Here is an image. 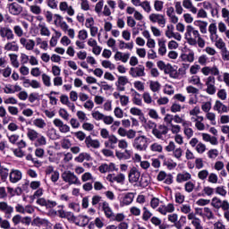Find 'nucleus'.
Masks as SVG:
<instances>
[{"label": "nucleus", "mask_w": 229, "mask_h": 229, "mask_svg": "<svg viewBox=\"0 0 229 229\" xmlns=\"http://www.w3.org/2000/svg\"><path fill=\"white\" fill-rule=\"evenodd\" d=\"M71 146H72L71 140L64 138L61 140V147L63 149H70Z\"/></svg>", "instance_id": "nucleus-63"}, {"label": "nucleus", "mask_w": 229, "mask_h": 229, "mask_svg": "<svg viewBox=\"0 0 229 229\" xmlns=\"http://www.w3.org/2000/svg\"><path fill=\"white\" fill-rule=\"evenodd\" d=\"M198 22H199V30L200 33H202L203 35H206L207 27L208 26V22L203 21H199Z\"/></svg>", "instance_id": "nucleus-58"}, {"label": "nucleus", "mask_w": 229, "mask_h": 229, "mask_svg": "<svg viewBox=\"0 0 229 229\" xmlns=\"http://www.w3.org/2000/svg\"><path fill=\"white\" fill-rule=\"evenodd\" d=\"M7 8H8L9 13L14 16L21 15L23 11V8L21 7V5L15 2L9 4L7 5Z\"/></svg>", "instance_id": "nucleus-16"}, {"label": "nucleus", "mask_w": 229, "mask_h": 229, "mask_svg": "<svg viewBox=\"0 0 229 229\" xmlns=\"http://www.w3.org/2000/svg\"><path fill=\"white\" fill-rule=\"evenodd\" d=\"M133 156V152L131 150L125 149L123 152L115 150V157L118 160H130Z\"/></svg>", "instance_id": "nucleus-25"}, {"label": "nucleus", "mask_w": 229, "mask_h": 229, "mask_svg": "<svg viewBox=\"0 0 229 229\" xmlns=\"http://www.w3.org/2000/svg\"><path fill=\"white\" fill-rule=\"evenodd\" d=\"M129 74L131 76V78H144V76H146V67H144L142 64L131 67L129 70Z\"/></svg>", "instance_id": "nucleus-8"}, {"label": "nucleus", "mask_w": 229, "mask_h": 229, "mask_svg": "<svg viewBox=\"0 0 229 229\" xmlns=\"http://www.w3.org/2000/svg\"><path fill=\"white\" fill-rule=\"evenodd\" d=\"M4 48L5 51H13L14 53H17V51H19V44L17 43V41H10L4 45Z\"/></svg>", "instance_id": "nucleus-36"}, {"label": "nucleus", "mask_w": 229, "mask_h": 229, "mask_svg": "<svg viewBox=\"0 0 229 229\" xmlns=\"http://www.w3.org/2000/svg\"><path fill=\"white\" fill-rule=\"evenodd\" d=\"M210 160H216V157H219V150L217 148H211L207 153Z\"/></svg>", "instance_id": "nucleus-51"}, {"label": "nucleus", "mask_w": 229, "mask_h": 229, "mask_svg": "<svg viewBox=\"0 0 229 229\" xmlns=\"http://www.w3.org/2000/svg\"><path fill=\"white\" fill-rule=\"evenodd\" d=\"M128 83H129L128 77H126V76H119L115 85L117 87V89L120 92H124V90H125L124 86L128 85Z\"/></svg>", "instance_id": "nucleus-29"}, {"label": "nucleus", "mask_w": 229, "mask_h": 229, "mask_svg": "<svg viewBox=\"0 0 229 229\" xmlns=\"http://www.w3.org/2000/svg\"><path fill=\"white\" fill-rule=\"evenodd\" d=\"M55 17L54 24L59 26L63 31H67V30H69V25L64 21V17L60 14H55Z\"/></svg>", "instance_id": "nucleus-22"}, {"label": "nucleus", "mask_w": 229, "mask_h": 229, "mask_svg": "<svg viewBox=\"0 0 229 229\" xmlns=\"http://www.w3.org/2000/svg\"><path fill=\"white\" fill-rule=\"evenodd\" d=\"M165 149L167 153L173 152V157L174 158H176V160H182V157H183V149H182V148H176L174 141H169L168 145L165 147Z\"/></svg>", "instance_id": "nucleus-5"}, {"label": "nucleus", "mask_w": 229, "mask_h": 229, "mask_svg": "<svg viewBox=\"0 0 229 229\" xmlns=\"http://www.w3.org/2000/svg\"><path fill=\"white\" fill-rule=\"evenodd\" d=\"M205 85L207 87L206 92L209 96H214V94H216V92H217V88L216 87V77L208 76L206 79Z\"/></svg>", "instance_id": "nucleus-6"}, {"label": "nucleus", "mask_w": 229, "mask_h": 229, "mask_svg": "<svg viewBox=\"0 0 229 229\" xmlns=\"http://www.w3.org/2000/svg\"><path fill=\"white\" fill-rule=\"evenodd\" d=\"M184 38L185 40H187L190 46H196L198 44L199 47H200L201 49L205 47V39L201 38V34H199V30H198L192 25H188L186 27Z\"/></svg>", "instance_id": "nucleus-1"}, {"label": "nucleus", "mask_w": 229, "mask_h": 229, "mask_svg": "<svg viewBox=\"0 0 229 229\" xmlns=\"http://www.w3.org/2000/svg\"><path fill=\"white\" fill-rule=\"evenodd\" d=\"M208 170L204 169V170H200L198 173V178L199 180H201L202 182H205V180H207V178L208 177Z\"/></svg>", "instance_id": "nucleus-61"}, {"label": "nucleus", "mask_w": 229, "mask_h": 229, "mask_svg": "<svg viewBox=\"0 0 229 229\" xmlns=\"http://www.w3.org/2000/svg\"><path fill=\"white\" fill-rule=\"evenodd\" d=\"M84 142L86 148L89 149H90V148H92V149H99V148H101V142H99V140H93L91 136H87Z\"/></svg>", "instance_id": "nucleus-17"}, {"label": "nucleus", "mask_w": 229, "mask_h": 229, "mask_svg": "<svg viewBox=\"0 0 229 229\" xmlns=\"http://www.w3.org/2000/svg\"><path fill=\"white\" fill-rule=\"evenodd\" d=\"M181 59L182 62H189L190 64H192V62H194V52L181 55Z\"/></svg>", "instance_id": "nucleus-44"}, {"label": "nucleus", "mask_w": 229, "mask_h": 229, "mask_svg": "<svg viewBox=\"0 0 229 229\" xmlns=\"http://www.w3.org/2000/svg\"><path fill=\"white\" fill-rule=\"evenodd\" d=\"M174 210H175V208H174V204L173 203H168L167 205H161L157 208V212H159V214H161L162 216H167V214H173Z\"/></svg>", "instance_id": "nucleus-18"}, {"label": "nucleus", "mask_w": 229, "mask_h": 229, "mask_svg": "<svg viewBox=\"0 0 229 229\" xmlns=\"http://www.w3.org/2000/svg\"><path fill=\"white\" fill-rule=\"evenodd\" d=\"M20 44L26 49V51H33L35 49V40L33 39L21 38Z\"/></svg>", "instance_id": "nucleus-19"}, {"label": "nucleus", "mask_w": 229, "mask_h": 229, "mask_svg": "<svg viewBox=\"0 0 229 229\" xmlns=\"http://www.w3.org/2000/svg\"><path fill=\"white\" fill-rule=\"evenodd\" d=\"M14 35L19 38H24V30L20 25H14L13 28Z\"/></svg>", "instance_id": "nucleus-43"}, {"label": "nucleus", "mask_w": 229, "mask_h": 229, "mask_svg": "<svg viewBox=\"0 0 229 229\" xmlns=\"http://www.w3.org/2000/svg\"><path fill=\"white\" fill-rule=\"evenodd\" d=\"M61 178L63 181L65 182V183H68V185H81V182L80 181V178H78L74 174V172L64 171L61 174Z\"/></svg>", "instance_id": "nucleus-4"}, {"label": "nucleus", "mask_w": 229, "mask_h": 229, "mask_svg": "<svg viewBox=\"0 0 229 229\" xmlns=\"http://www.w3.org/2000/svg\"><path fill=\"white\" fill-rule=\"evenodd\" d=\"M165 35L167 38H173V35H174V25H167V29L165 32Z\"/></svg>", "instance_id": "nucleus-55"}, {"label": "nucleus", "mask_w": 229, "mask_h": 229, "mask_svg": "<svg viewBox=\"0 0 229 229\" xmlns=\"http://www.w3.org/2000/svg\"><path fill=\"white\" fill-rule=\"evenodd\" d=\"M53 124L58 128L60 133H69V131H71V126L64 123L60 118H55L53 121Z\"/></svg>", "instance_id": "nucleus-14"}, {"label": "nucleus", "mask_w": 229, "mask_h": 229, "mask_svg": "<svg viewBox=\"0 0 229 229\" xmlns=\"http://www.w3.org/2000/svg\"><path fill=\"white\" fill-rule=\"evenodd\" d=\"M220 53H221L222 60H224V62H229L228 48L225 47L224 49L220 50Z\"/></svg>", "instance_id": "nucleus-62"}, {"label": "nucleus", "mask_w": 229, "mask_h": 229, "mask_svg": "<svg viewBox=\"0 0 229 229\" xmlns=\"http://www.w3.org/2000/svg\"><path fill=\"white\" fill-rule=\"evenodd\" d=\"M34 142L36 148H38L40 146H46L47 144V139L46 138V136L39 133Z\"/></svg>", "instance_id": "nucleus-39"}, {"label": "nucleus", "mask_w": 229, "mask_h": 229, "mask_svg": "<svg viewBox=\"0 0 229 229\" xmlns=\"http://www.w3.org/2000/svg\"><path fill=\"white\" fill-rule=\"evenodd\" d=\"M163 92H164V94H166V96H174V87H173L172 85L166 84V85H165Z\"/></svg>", "instance_id": "nucleus-56"}, {"label": "nucleus", "mask_w": 229, "mask_h": 229, "mask_svg": "<svg viewBox=\"0 0 229 229\" xmlns=\"http://www.w3.org/2000/svg\"><path fill=\"white\" fill-rule=\"evenodd\" d=\"M167 133H169V128L165 124L157 125L152 130V135H154L156 139H158V140H165Z\"/></svg>", "instance_id": "nucleus-3"}, {"label": "nucleus", "mask_w": 229, "mask_h": 229, "mask_svg": "<svg viewBox=\"0 0 229 229\" xmlns=\"http://www.w3.org/2000/svg\"><path fill=\"white\" fill-rule=\"evenodd\" d=\"M140 179V172L137 168L131 169L129 173V182L130 183H137Z\"/></svg>", "instance_id": "nucleus-31"}, {"label": "nucleus", "mask_w": 229, "mask_h": 229, "mask_svg": "<svg viewBox=\"0 0 229 229\" xmlns=\"http://www.w3.org/2000/svg\"><path fill=\"white\" fill-rule=\"evenodd\" d=\"M132 148L137 151H146L148 149V137L139 135L132 140Z\"/></svg>", "instance_id": "nucleus-2"}, {"label": "nucleus", "mask_w": 229, "mask_h": 229, "mask_svg": "<svg viewBox=\"0 0 229 229\" xmlns=\"http://www.w3.org/2000/svg\"><path fill=\"white\" fill-rule=\"evenodd\" d=\"M33 126L36 128H38L39 130H44L46 126H47V123H46V121L42 118H36L33 120Z\"/></svg>", "instance_id": "nucleus-40"}, {"label": "nucleus", "mask_w": 229, "mask_h": 229, "mask_svg": "<svg viewBox=\"0 0 229 229\" xmlns=\"http://www.w3.org/2000/svg\"><path fill=\"white\" fill-rule=\"evenodd\" d=\"M8 176H10V170L6 167L0 169V178L2 182H6L8 180Z\"/></svg>", "instance_id": "nucleus-48"}, {"label": "nucleus", "mask_w": 229, "mask_h": 229, "mask_svg": "<svg viewBox=\"0 0 229 229\" xmlns=\"http://www.w3.org/2000/svg\"><path fill=\"white\" fill-rule=\"evenodd\" d=\"M40 35L42 37H51V30H49V28L46 25V23H39L38 24Z\"/></svg>", "instance_id": "nucleus-38"}, {"label": "nucleus", "mask_w": 229, "mask_h": 229, "mask_svg": "<svg viewBox=\"0 0 229 229\" xmlns=\"http://www.w3.org/2000/svg\"><path fill=\"white\" fill-rule=\"evenodd\" d=\"M202 140H204V142H209L212 146H217L219 144L216 136H211L208 133H202Z\"/></svg>", "instance_id": "nucleus-33"}, {"label": "nucleus", "mask_w": 229, "mask_h": 229, "mask_svg": "<svg viewBox=\"0 0 229 229\" xmlns=\"http://www.w3.org/2000/svg\"><path fill=\"white\" fill-rule=\"evenodd\" d=\"M157 65L158 69H160V71H164L165 73L171 67V64H166L164 61H157Z\"/></svg>", "instance_id": "nucleus-59"}, {"label": "nucleus", "mask_w": 229, "mask_h": 229, "mask_svg": "<svg viewBox=\"0 0 229 229\" xmlns=\"http://www.w3.org/2000/svg\"><path fill=\"white\" fill-rule=\"evenodd\" d=\"M148 19H149L150 22H153V24L157 23L159 26H162V28H164V26H165V16L164 14L151 13L148 16Z\"/></svg>", "instance_id": "nucleus-10"}, {"label": "nucleus", "mask_w": 229, "mask_h": 229, "mask_svg": "<svg viewBox=\"0 0 229 229\" xmlns=\"http://www.w3.org/2000/svg\"><path fill=\"white\" fill-rule=\"evenodd\" d=\"M47 135L51 139V140H58V139H60V134H58L55 128L48 130Z\"/></svg>", "instance_id": "nucleus-46"}, {"label": "nucleus", "mask_w": 229, "mask_h": 229, "mask_svg": "<svg viewBox=\"0 0 229 229\" xmlns=\"http://www.w3.org/2000/svg\"><path fill=\"white\" fill-rule=\"evenodd\" d=\"M213 110L217 112V114H226L228 112V106L223 104L221 100H216Z\"/></svg>", "instance_id": "nucleus-27"}, {"label": "nucleus", "mask_w": 229, "mask_h": 229, "mask_svg": "<svg viewBox=\"0 0 229 229\" xmlns=\"http://www.w3.org/2000/svg\"><path fill=\"white\" fill-rule=\"evenodd\" d=\"M169 130H170L171 133H173V135H179L180 131H182V126H180L179 124L172 123L169 126Z\"/></svg>", "instance_id": "nucleus-49"}, {"label": "nucleus", "mask_w": 229, "mask_h": 229, "mask_svg": "<svg viewBox=\"0 0 229 229\" xmlns=\"http://www.w3.org/2000/svg\"><path fill=\"white\" fill-rule=\"evenodd\" d=\"M119 48L120 49H130V51H131V49H133V41L125 43L124 41L121 40L119 43Z\"/></svg>", "instance_id": "nucleus-53"}, {"label": "nucleus", "mask_w": 229, "mask_h": 229, "mask_svg": "<svg viewBox=\"0 0 229 229\" xmlns=\"http://www.w3.org/2000/svg\"><path fill=\"white\" fill-rule=\"evenodd\" d=\"M188 82L191 85H196L197 87H199V85H201V79L198 75H192L188 79Z\"/></svg>", "instance_id": "nucleus-47"}, {"label": "nucleus", "mask_w": 229, "mask_h": 229, "mask_svg": "<svg viewBox=\"0 0 229 229\" xmlns=\"http://www.w3.org/2000/svg\"><path fill=\"white\" fill-rule=\"evenodd\" d=\"M119 142V139H117V136L112 134L110 137L104 142L105 148H107L108 149H115L117 148V144Z\"/></svg>", "instance_id": "nucleus-20"}, {"label": "nucleus", "mask_w": 229, "mask_h": 229, "mask_svg": "<svg viewBox=\"0 0 229 229\" xmlns=\"http://www.w3.org/2000/svg\"><path fill=\"white\" fill-rule=\"evenodd\" d=\"M9 56H10V60H11V64H12L13 67H14L15 69H19V66L21 65V64L19 63V60L17 59V55L11 54V55H9Z\"/></svg>", "instance_id": "nucleus-52"}, {"label": "nucleus", "mask_w": 229, "mask_h": 229, "mask_svg": "<svg viewBox=\"0 0 229 229\" xmlns=\"http://www.w3.org/2000/svg\"><path fill=\"white\" fill-rule=\"evenodd\" d=\"M211 207H213V208H216V210H219L220 208L222 210H228L229 202L226 199L222 200L218 197H214L211 199Z\"/></svg>", "instance_id": "nucleus-7"}, {"label": "nucleus", "mask_w": 229, "mask_h": 229, "mask_svg": "<svg viewBox=\"0 0 229 229\" xmlns=\"http://www.w3.org/2000/svg\"><path fill=\"white\" fill-rule=\"evenodd\" d=\"M131 92L133 105H137V106H142V97L140 94L134 89H131Z\"/></svg>", "instance_id": "nucleus-32"}, {"label": "nucleus", "mask_w": 229, "mask_h": 229, "mask_svg": "<svg viewBox=\"0 0 229 229\" xmlns=\"http://www.w3.org/2000/svg\"><path fill=\"white\" fill-rule=\"evenodd\" d=\"M38 131H37L35 129L28 128L27 129V137L29 140H31V142H35L36 139H38Z\"/></svg>", "instance_id": "nucleus-37"}, {"label": "nucleus", "mask_w": 229, "mask_h": 229, "mask_svg": "<svg viewBox=\"0 0 229 229\" xmlns=\"http://www.w3.org/2000/svg\"><path fill=\"white\" fill-rule=\"evenodd\" d=\"M22 180V172L19 169H11L9 173V182L11 183H19Z\"/></svg>", "instance_id": "nucleus-13"}, {"label": "nucleus", "mask_w": 229, "mask_h": 229, "mask_svg": "<svg viewBox=\"0 0 229 229\" xmlns=\"http://www.w3.org/2000/svg\"><path fill=\"white\" fill-rule=\"evenodd\" d=\"M13 224L14 226H17V225H25L26 226H30L31 225V217L30 216H22L21 215H15L12 218Z\"/></svg>", "instance_id": "nucleus-9"}, {"label": "nucleus", "mask_w": 229, "mask_h": 229, "mask_svg": "<svg viewBox=\"0 0 229 229\" xmlns=\"http://www.w3.org/2000/svg\"><path fill=\"white\" fill-rule=\"evenodd\" d=\"M212 44H215V47L216 49H219L220 51L225 49L226 47V43L225 40H223V38L216 36L210 39Z\"/></svg>", "instance_id": "nucleus-30"}, {"label": "nucleus", "mask_w": 229, "mask_h": 229, "mask_svg": "<svg viewBox=\"0 0 229 229\" xmlns=\"http://www.w3.org/2000/svg\"><path fill=\"white\" fill-rule=\"evenodd\" d=\"M216 194H218L219 196H222V198H226V195L228 194V191L225 188V186H217L216 188Z\"/></svg>", "instance_id": "nucleus-54"}, {"label": "nucleus", "mask_w": 229, "mask_h": 229, "mask_svg": "<svg viewBox=\"0 0 229 229\" xmlns=\"http://www.w3.org/2000/svg\"><path fill=\"white\" fill-rule=\"evenodd\" d=\"M158 55L160 56H165V53H167V47H165V40H158Z\"/></svg>", "instance_id": "nucleus-42"}, {"label": "nucleus", "mask_w": 229, "mask_h": 229, "mask_svg": "<svg viewBox=\"0 0 229 229\" xmlns=\"http://www.w3.org/2000/svg\"><path fill=\"white\" fill-rule=\"evenodd\" d=\"M13 208L11 205H9L8 202L0 201V212L10 217V216L13 215Z\"/></svg>", "instance_id": "nucleus-23"}, {"label": "nucleus", "mask_w": 229, "mask_h": 229, "mask_svg": "<svg viewBox=\"0 0 229 229\" xmlns=\"http://www.w3.org/2000/svg\"><path fill=\"white\" fill-rule=\"evenodd\" d=\"M204 215L208 219H215L214 212L210 208H204Z\"/></svg>", "instance_id": "nucleus-64"}, {"label": "nucleus", "mask_w": 229, "mask_h": 229, "mask_svg": "<svg viewBox=\"0 0 229 229\" xmlns=\"http://www.w3.org/2000/svg\"><path fill=\"white\" fill-rule=\"evenodd\" d=\"M75 160H76L77 162H83L84 160L90 161V160H92V157H90L89 153H81V154L75 158Z\"/></svg>", "instance_id": "nucleus-50"}, {"label": "nucleus", "mask_w": 229, "mask_h": 229, "mask_svg": "<svg viewBox=\"0 0 229 229\" xmlns=\"http://www.w3.org/2000/svg\"><path fill=\"white\" fill-rule=\"evenodd\" d=\"M163 165H166L167 169H169L170 171H172V169H175L176 165H178V164H176V162L173 161V159H166Z\"/></svg>", "instance_id": "nucleus-60"}, {"label": "nucleus", "mask_w": 229, "mask_h": 229, "mask_svg": "<svg viewBox=\"0 0 229 229\" xmlns=\"http://www.w3.org/2000/svg\"><path fill=\"white\" fill-rule=\"evenodd\" d=\"M133 199H135V194L133 192L123 194L120 199V207H128V205H131Z\"/></svg>", "instance_id": "nucleus-12"}, {"label": "nucleus", "mask_w": 229, "mask_h": 229, "mask_svg": "<svg viewBox=\"0 0 229 229\" xmlns=\"http://www.w3.org/2000/svg\"><path fill=\"white\" fill-rule=\"evenodd\" d=\"M100 207L106 219H109V221H111L112 217H114V213L112 208L110 207V203H108L107 201H102L100 203Z\"/></svg>", "instance_id": "nucleus-15"}, {"label": "nucleus", "mask_w": 229, "mask_h": 229, "mask_svg": "<svg viewBox=\"0 0 229 229\" xmlns=\"http://www.w3.org/2000/svg\"><path fill=\"white\" fill-rule=\"evenodd\" d=\"M59 10L61 12H63L64 13H67L68 15H70V17H72V15H74L75 12H74V8H72V6L69 5V4H67V2H61L59 4Z\"/></svg>", "instance_id": "nucleus-24"}, {"label": "nucleus", "mask_w": 229, "mask_h": 229, "mask_svg": "<svg viewBox=\"0 0 229 229\" xmlns=\"http://www.w3.org/2000/svg\"><path fill=\"white\" fill-rule=\"evenodd\" d=\"M0 37L4 40H13L15 38V34L10 27H0Z\"/></svg>", "instance_id": "nucleus-11"}, {"label": "nucleus", "mask_w": 229, "mask_h": 229, "mask_svg": "<svg viewBox=\"0 0 229 229\" xmlns=\"http://www.w3.org/2000/svg\"><path fill=\"white\" fill-rule=\"evenodd\" d=\"M101 65L105 69H109L110 71H114L115 69V64H114L112 62L108 60L102 61Z\"/></svg>", "instance_id": "nucleus-57"}, {"label": "nucleus", "mask_w": 229, "mask_h": 229, "mask_svg": "<svg viewBox=\"0 0 229 229\" xmlns=\"http://www.w3.org/2000/svg\"><path fill=\"white\" fill-rule=\"evenodd\" d=\"M149 89L152 92H154L153 98L154 99H157L158 97H157V94L160 92L162 89V84L158 82V81H149Z\"/></svg>", "instance_id": "nucleus-26"}, {"label": "nucleus", "mask_w": 229, "mask_h": 229, "mask_svg": "<svg viewBox=\"0 0 229 229\" xmlns=\"http://www.w3.org/2000/svg\"><path fill=\"white\" fill-rule=\"evenodd\" d=\"M150 151L153 153H162L164 147L160 143L155 142L150 145Z\"/></svg>", "instance_id": "nucleus-45"}, {"label": "nucleus", "mask_w": 229, "mask_h": 229, "mask_svg": "<svg viewBox=\"0 0 229 229\" xmlns=\"http://www.w3.org/2000/svg\"><path fill=\"white\" fill-rule=\"evenodd\" d=\"M165 74H169L170 78H173L174 80H178L180 78V73H178V71H176V69H174L171 64Z\"/></svg>", "instance_id": "nucleus-41"}, {"label": "nucleus", "mask_w": 229, "mask_h": 229, "mask_svg": "<svg viewBox=\"0 0 229 229\" xmlns=\"http://www.w3.org/2000/svg\"><path fill=\"white\" fill-rule=\"evenodd\" d=\"M177 183H183V182H189V180H192V175L189 172L179 173L175 178Z\"/></svg>", "instance_id": "nucleus-28"}, {"label": "nucleus", "mask_w": 229, "mask_h": 229, "mask_svg": "<svg viewBox=\"0 0 229 229\" xmlns=\"http://www.w3.org/2000/svg\"><path fill=\"white\" fill-rule=\"evenodd\" d=\"M208 31L209 33V38L210 40L212 38H215L216 37H218L219 34H217V23L212 22L208 25Z\"/></svg>", "instance_id": "nucleus-35"}, {"label": "nucleus", "mask_w": 229, "mask_h": 229, "mask_svg": "<svg viewBox=\"0 0 229 229\" xmlns=\"http://www.w3.org/2000/svg\"><path fill=\"white\" fill-rule=\"evenodd\" d=\"M98 171L102 174H105L106 173H112L114 171H117V168L115 167V164L114 163H104L98 166Z\"/></svg>", "instance_id": "nucleus-21"}, {"label": "nucleus", "mask_w": 229, "mask_h": 229, "mask_svg": "<svg viewBox=\"0 0 229 229\" xmlns=\"http://www.w3.org/2000/svg\"><path fill=\"white\" fill-rule=\"evenodd\" d=\"M182 6H183V8H185L186 10H189L193 14L198 13V8H196V6H194L191 0H183Z\"/></svg>", "instance_id": "nucleus-34"}]
</instances>
